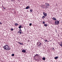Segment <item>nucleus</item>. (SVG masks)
<instances>
[{
	"label": "nucleus",
	"instance_id": "obj_8",
	"mask_svg": "<svg viewBox=\"0 0 62 62\" xmlns=\"http://www.w3.org/2000/svg\"><path fill=\"white\" fill-rule=\"evenodd\" d=\"M39 56V55L38 54H36L35 56H34V57L35 58H37L38 56Z\"/></svg>",
	"mask_w": 62,
	"mask_h": 62
},
{
	"label": "nucleus",
	"instance_id": "obj_16",
	"mask_svg": "<svg viewBox=\"0 0 62 62\" xmlns=\"http://www.w3.org/2000/svg\"><path fill=\"white\" fill-rule=\"evenodd\" d=\"M15 25L16 26H18V24L17 23H16L15 24Z\"/></svg>",
	"mask_w": 62,
	"mask_h": 62
},
{
	"label": "nucleus",
	"instance_id": "obj_9",
	"mask_svg": "<svg viewBox=\"0 0 62 62\" xmlns=\"http://www.w3.org/2000/svg\"><path fill=\"white\" fill-rule=\"evenodd\" d=\"M22 53H24L26 52V51L24 50H22Z\"/></svg>",
	"mask_w": 62,
	"mask_h": 62
},
{
	"label": "nucleus",
	"instance_id": "obj_19",
	"mask_svg": "<svg viewBox=\"0 0 62 62\" xmlns=\"http://www.w3.org/2000/svg\"><path fill=\"white\" fill-rule=\"evenodd\" d=\"M30 11L31 12H32V11H33V10L32 9H30Z\"/></svg>",
	"mask_w": 62,
	"mask_h": 62
},
{
	"label": "nucleus",
	"instance_id": "obj_5",
	"mask_svg": "<svg viewBox=\"0 0 62 62\" xmlns=\"http://www.w3.org/2000/svg\"><path fill=\"white\" fill-rule=\"evenodd\" d=\"M41 7L43 8H46V6H45V5H42Z\"/></svg>",
	"mask_w": 62,
	"mask_h": 62
},
{
	"label": "nucleus",
	"instance_id": "obj_26",
	"mask_svg": "<svg viewBox=\"0 0 62 62\" xmlns=\"http://www.w3.org/2000/svg\"><path fill=\"white\" fill-rule=\"evenodd\" d=\"M12 56H14V54H12Z\"/></svg>",
	"mask_w": 62,
	"mask_h": 62
},
{
	"label": "nucleus",
	"instance_id": "obj_17",
	"mask_svg": "<svg viewBox=\"0 0 62 62\" xmlns=\"http://www.w3.org/2000/svg\"><path fill=\"white\" fill-rule=\"evenodd\" d=\"M22 28V26H20L19 27V29H21Z\"/></svg>",
	"mask_w": 62,
	"mask_h": 62
},
{
	"label": "nucleus",
	"instance_id": "obj_25",
	"mask_svg": "<svg viewBox=\"0 0 62 62\" xmlns=\"http://www.w3.org/2000/svg\"><path fill=\"white\" fill-rule=\"evenodd\" d=\"M52 49L53 51H54V48H52Z\"/></svg>",
	"mask_w": 62,
	"mask_h": 62
},
{
	"label": "nucleus",
	"instance_id": "obj_22",
	"mask_svg": "<svg viewBox=\"0 0 62 62\" xmlns=\"http://www.w3.org/2000/svg\"><path fill=\"white\" fill-rule=\"evenodd\" d=\"M45 21H43V24H45Z\"/></svg>",
	"mask_w": 62,
	"mask_h": 62
},
{
	"label": "nucleus",
	"instance_id": "obj_3",
	"mask_svg": "<svg viewBox=\"0 0 62 62\" xmlns=\"http://www.w3.org/2000/svg\"><path fill=\"white\" fill-rule=\"evenodd\" d=\"M55 23L56 25H58L59 24V22L58 21H56L55 22Z\"/></svg>",
	"mask_w": 62,
	"mask_h": 62
},
{
	"label": "nucleus",
	"instance_id": "obj_2",
	"mask_svg": "<svg viewBox=\"0 0 62 62\" xmlns=\"http://www.w3.org/2000/svg\"><path fill=\"white\" fill-rule=\"evenodd\" d=\"M19 31L17 32L18 33V34H22V32L23 31H22V30H21V29H20L19 30Z\"/></svg>",
	"mask_w": 62,
	"mask_h": 62
},
{
	"label": "nucleus",
	"instance_id": "obj_4",
	"mask_svg": "<svg viewBox=\"0 0 62 62\" xmlns=\"http://www.w3.org/2000/svg\"><path fill=\"white\" fill-rule=\"evenodd\" d=\"M37 45H38V46H40L42 45V44L40 43V42H39L37 43Z\"/></svg>",
	"mask_w": 62,
	"mask_h": 62
},
{
	"label": "nucleus",
	"instance_id": "obj_11",
	"mask_svg": "<svg viewBox=\"0 0 62 62\" xmlns=\"http://www.w3.org/2000/svg\"><path fill=\"white\" fill-rule=\"evenodd\" d=\"M29 8H30V7H29V6H28L26 7V9H28Z\"/></svg>",
	"mask_w": 62,
	"mask_h": 62
},
{
	"label": "nucleus",
	"instance_id": "obj_23",
	"mask_svg": "<svg viewBox=\"0 0 62 62\" xmlns=\"http://www.w3.org/2000/svg\"><path fill=\"white\" fill-rule=\"evenodd\" d=\"M13 29L12 28H11V31H13Z\"/></svg>",
	"mask_w": 62,
	"mask_h": 62
},
{
	"label": "nucleus",
	"instance_id": "obj_1",
	"mask_svg": "<svg viewBox=\"0 0 62 62\" xmlns=\"http://www.w3.org/2000/svg\"><path fill=\"white\" fill-rule=\"evenodd\" d=\"M3 48L5 50H10V47H8V45H5V46H4Z\"/></svg>",
	"mask_w": 62,
	"mask_h": 62
},
{
	"label": "nucleus",
	"instance_id": "obj_12",
	"mask_svg": "<svg viewBox=\"0 0 62 62\" xmlns=\"http://www.w3.org/2000/svg\"><path fill=\"white\" fill-rule=\"evenodd\" d=\"M44 41H45V42H49V41H48L46 39H45Z\"/></svg>",
	"mask_w": 62,
	"mask_h": 62
},
{
	"label": "nucleus",
	"instance_id": "obj_14",
	"mask_svg": "<svg viewBox=\"0 0 62 62\" xmlns=\"http://www.w3.org/2000/svg\"><path fill=\"white\" fill-rule=\"evenodd\" d=\"M54 58V59H57V58H58V57L57 56L55 57Z\"/></svg>",
	"mask_w": 62,
	"mask_h": 62
},
{
	"label": "nucleus",
	"instance_id": "obj_13",
	"mask_svg": "<svg viewBox=\"0 0 62 62\" xmlns=\"http://www.w3.org/2000/svg\"><path fill=\"white\" fill-rule=\"evenodd\" d=\"M18 43L19 44H21V45H23V44L22 43H21L19 42H18Z\"/></svg>",
	"mask_w": 62,
	"mask_h": 62
},
{
	"label": "nucleus",
	"instance_id": "obj_18",
	"mask_svg": "<svg viewBox=\"0 0 62 62\" xmlns=\"http://www.w3.org/2000/svg\"><path fill=\"white\" fill-rule=\"evenodd\" d=\"M44 26H47V24H44Z\"/></svg>",
	"mask_w": 62,
	"mask_h": 62
},
{
	"label": "nucleus",
	"instance_id": "obj_6",
	"mask_svg": "<svg viewBox=\"0 0 62 62\" xmlns=\"http://www.w3.org/2000/svg\"><path fill=\"white\" fill-rule=\"evenodd\" d=\"M45 5H46V8H48L47 6H49V5H49V3H45Z\"/></svg>",
	"mask_w": 62,
	"mask_h": 62
},
{
	"label": "nucleus",
	"instance_id": "obj_10",
	"mask_svg": "<svg viewBox=\"0 0 62 62\" xmlns=\"http://www.w3.org/2000/svg\"><path fill=\"white\" fill-rule=\"evenodd\" d=\"M52 19L53 20H54V21H56V19L54 17Z\"/></svg>",
	"mask_w": 62,
	"mask_h": 62
},
{
	"label": "nucleus",
	"instance_id": "obj_30",
	"mask_svg": "<svg viewBox=\"0 0 62 62\" xmlns=\"http://www.w3.org/2000/svg\"><path fill=\"white\" fill-rule=\"evenodd\" d=\"M12 1H15V0H11Z\"/></svg>",
	"mask_w": 62,
	"mask_h": 62
},
{
	"label": "nucleus",
	"instance_id": "obj_27",
	"mask_svg": "<svg viewBox=\"0 0 62 62\" xmlns=\"http://www.w3.org/2000/svg\"><path fill=\"white\" fill-rule=\"evenodd\" d=\"M34 59L35 60H37V59H36V58H34Z\"/></svg>",
	"mask_w": 62,
	"mask_h": 62
},
{
	"label": "nucleus",
	"instance_id": "obj_20",
	"mask_svg": "<svg viewBox=\"0 0 62 62\" xmlns=\"http://www.w3.org/2000/svg\"><path fill=\"white\" fill-rule=\"evenodd\" d=\"M42 18L43 19H44V18H45V16H43L42 17Z\"/></svg>",
	"mask_w": 62,
	"mask_h": 62
},
{
	"label": "nucleus",
	"instance_id": "obj_21",
	"mask_svg": "<svg viewBox=\"0 0 62 62\" xmlns=\"http://www.w3.org/2000/svg\"><path fill=\"white\" fill-rule=\"evenodd\" d=\"M32 23H30L29 24L30 26H31V25H32Z\"/></svg>",
	"mask_w": 62,
	"mask_h": 62
},
{
	"label": "nucleus",
	"instance_id": "obj_28",
	"mask_svg": "<svg viewBox=\"0 0 62 62\" xmlns=\"http://www.w3.org/2000/svg\"><path fill=\"white\" fill-rule=\"evenodd\" d=\"M2 24V23L0 22V24Z\"/></svg>",
	"mask_w": 62,
	"mask_h": 62
},
{
	"label": "nucleus",
	"instance_id": "obj_29",
	"mask_svg": "<svg viewBox=\"0 0 62 62\" xmlns=\"http://www.w3.org/2000/svg\"><path fill=\"white\" fill-rule=\"evenodd\" d=\"M3 8H4V9H6V8H4V7H3Z\"/></svg>",
	"mask_w": 62,
	"mask_h": 62
},
{
	"label": "nucleus",
	"instance_id": "obj_15",
	"mask_svg": "<svg viewBox=\"0 0 62 62\" xmlns=\"http://www.w3.org/2000/svg\"><path fill=\"white\" fill-rule=\"evenodd\" d=\"M42 59L43 60H44V61L45 60V59H46V58H45V57H43L42 58Z\"/></svg>",
	"mask_w": 62,
	"mask_h": 62
},
{
	"label": "nucleus",
	"instance_id": "obj_7",
	"mask_svg": "<svg viewBox=\"0 0 62 62\" xmlns=\"http://www.w3.org/2000/svg\"><path fill=\"white\" fill-rule=\"evenodd\" d=\"M43 13L44 16L45 17H46L47 14L46 13H45L44 12H43Z\"/></svg>",
	"mask_w": 62,
	"mask_h": 62
},
{
	"label": "nucleus",
	"instance_id": "obj_24",
	"mask_svg": "<svg viewBox=\"0 0 62 62\" xmlns=\"http://www.w3.org/2000/svg\"><path fill=\"white\" fill-rule=\"evenodd\" d=\"M60 46L61 47H62V43L60 44Z\"/></svg>",
	"mask_w": 62,
	"mask_h": 62
}]
</instances>
